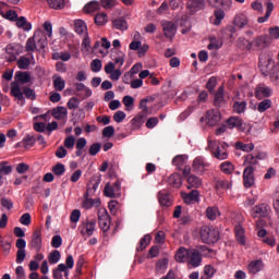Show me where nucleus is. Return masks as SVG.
Instances as JSON below:
<instances>
[{
    "instance_id": "nucleus-34",
    "label": "nucleus",
    "mask_w": 279,
    "mask_h": 279,
    "mask_svg": "<svg viewBox=\"0 0 279 279\" xmlns=\"http://www.w3.org/2000/svg\"><path fill=\"white\" fill-rule=\"evenodd\" d=\"M189 10H202L206 2L204 0H187Z\"/></svg>"
},
{
    "instance_id": "nucleus-42",
    "label": "nucleus",
    "mask_w": 279,
    "mask_h": 279,
    "mask_svg": "<svg viewBox=\"0 0 279 279\" xmlns=\"http://www.w3.org/2000/svg\"><path fill=\"white\" fill-rule=\"evenodd\" d=\"M217 191H228V189H232V181L228 180H218L216 181Z\"/></svg>"
},
{
    "instance_id": "nucleus-40",
    "label": "nucleus",
    "mask_w": 279,
    "mask_h": 279,
    "mask_svg": "<svg viewBox=\"0 0 279 279\" xmlns=\"http://www.w3.org/2000/svg\"><path fill=\"white\" fill-rule=\"evenodd\" d=\"M158 199L161 206H171V197L169 196V194H167V192H159Z\"/></svg>"
},
{
    "instance_id": "nucleus-27",
    "label": "nucleus",
    "mask_w": 279,
    "mask_h": 279,
    "mask_svg": "<svg viewBox=\"0 0 279 279\" xmlns=\"http://www.w3.org/2000/svg\"><path fill=\"white\" fill-rule=\"evenodd\" d=\"M193 169L196 171H206L208 169V162L204 160V157H196L193 162Z\"/></svg>"
},
{
    "instance_id": "nucleus-10",
    "label": "nucleus",
    "mask_w": 279,
    "mask_h": 279,
    "mask_svg": "<svg viewBox=\"0 0 279 279\" xmlns=\"http://www.w3.org/2000/svg\"><path fill=\"white\" fill-rule=\"evenodd\" d=\"M106 197H120L121 182L117 181L114 184L107 183L104 190Z\"/></svg>"
},
{
    "instance_id": "nucleus-31",
    "label": "nucleus",
    "mask_w": 279,
    "mask_h": 279,
    "mask_svg": "<svg viewBox=\"0 0 279 279\" xmlns=\"http://www.w3.org/2000/svg\"><path fill=\"white\" fill-rule=\"evenodd\" d=\"M168 184L174 189H180L182 186V175L173 173L168 179Z\"/></svg>"
},
{
    "instance_id": "nucleus-15",
    "label": "nucleus",
    "mask_w": 279,
    "mask_h": 279,
    "mask_svg": "<svg viewBox=\"0 0 279 279\" xmlns=\"http://www.w3.org/2000/svg\"><path fill=\"white\" fill-rule=\"evenodd\" d=\"M31 247L36 250V252H40V250H43V233L40 230L34 231L31 240Z\"/></svg>"
},
{
    "instance_id": "nucleus-4",
    "label": "nucleus",
    "mask_w": 279,
    "mask_h": 279,
    "mask_svg": "<svg viewBox=\"0 0 279 279\" xmlns=\"http://www.w3.org/2000/svg\"><path fill=\"white\" fill-rule=\"evenodd\" d=\"M201 239L203 243H217V241H219V230L214 227L205 226L201 229Z\"/></svg>"
},
{
    "instance_id": "nucleus-54",
    "label": "nucleus",
    "mask_w": 279,
    "mask_h": 279,
    "mask_svg": "<svg viewBox=\"0 0 279 279\" xmlns=\"http://www.w3.org/2000/svg\"><path fill=\"white\" fill-rule=\"evenodd\" d=\"M225 98H223V87H219L214 99L215 106H221L223 104Z\"/></svg>"
},
{
    "instance_id": "nucleus-43",
    "label": "nucleus",
    "mask_w": 279,
    "mask_h": 279,
    "mask_svg": "<svg viewBox=\"0 0 279 279\" xmlns=\"http://www.w3.org/2000/svg\"><path fill=\"white\" fill-rule=\"evenodd\" d=\"M268 75H269L272 84H276L278 86L279 85V62H276V65L274 66L270 74H268Z\"/></svg>"
},
{
    "instance_id": "nucleus-37",
    "label": "nucleus",
    "mask_w": 279,
    "mask_h": 279,
    "mask_svg": "<svg viewBox=\"0 0 279 279\" xmlns=\"http://www.w3.org/2000/svg\"><path fill=\"white\" fill-rule=\"evenodd\" d=\"M258 163V156H254L252 154L244 156V167H252L254 169V166Z\"/></svg>"
},
{
    "instance_id": "nucleus-12",
    "label": "nucleus",
    "mask_w": 279,
    "mask_h": 279,
    "mask_svg": "<svg viewBox=\"0 0 279 279\" xmlns=\"http://www.w3.org/2000/svg\"><path fill=\"white\" fill-rule=\"evenodd\" d=\"M8 62H14L17 56L21 53V46L16 44H10L5 48Z\"/></svg>"
},
{
    "instance_id": "nucleus-53",
    "label": "nucleus",
    "mask_w": 279,
    "mask_h": 279,
    "mask_svg": "<svg viewBox=\"0 0 279 279\" xmlns=\"http://www.w3.org/2000/svg\"><path fill=\"white\" fill-rule=\"evenodd\" d=\"M29 64H32V60H29V58H27V57H21L17 60L19 69L27 70V69H29Z\"/></svg>"
},
{
    "instance_id": "nucleus-51",
    "label": "nucleus",
    "mask_w": 279,
    "mask_h": 279,
    "mask_svg": "<svg viewBox=\"0 0 279 279\" xmlns=\"http://www.w3.org/2000/svg\"><path fill=\"white\" fill-rule=\"evenodd\" d=\"M168 266H169V259L163 258L157 262L156 269L159 274H165V271H167Z\"/></svg>"
},
{
    "instance_id": "nucleus-18",
    "label": "nucleus",
    "mask_w": 279,
    "mask_h": 279,
    "mask_svg": "<svg viewBox=\"0 0 279 279\" xmlns=\"http://www.w3.org/2000/svg\"><path fill=\"white\" fill-rule=\"evenodd\" d=\"M213 8L228 12L232 8V0H208Z\"/></svg>"
},
{
    "instance_id": "nucleus-6",
    "label": "nucleus",
    "mask_w": 279,
    "mask_h": 279,
    "mask_svg": "<svg viewBox=\"0 0 279 279\" xmlns=\"http://www.w3.org/2000/svg\"><path fill=\"white\" fill-rule=\"evenodd\" d=\"M269 213H271V207L262 203L252 208L251 216L253 219H263L265 217H269Z\"/></svg>"
},
{
    "instance_id": "nucleus-63",
    "label": "nucleus",
    "mask_w": 279,
    "mask_h": 279,
    "mask_svg": "<svg viewBox=\"0 0 279 279\" xmlns=\"http://www.w3.org/2000/svg\"><path fill=\"white\" fill-rule=\"evenodd\" d=\"M69 49L73 58H80V44H70Z\"/></svg>"
},
{
    "instance_id": "nucleus-2",
    "label": "nucleus",
    "mask_w": 279,
    "mask_h": 279,
    "mask_svg": "<svg viewBox=\"0 0 279 279\" xmlns=\"http://www.w3.org/2000/svg\"><path fill=\"white\" fill-rule=\"evenodd\" d=\"M239 45L240 47L246 49V51H254V49H265L271 45V37H269V35H260L254 38L253 41H250L245 38H240Z\"/></svg>"
},
{
    "instance_id": "nucleus-23",
    "label": "nucleus",
    "mask_w": 279,
    "mask_h": 279,
    "mask_svg": "<svg viewBox=\"0 0 279 279\" xmlns=\"http://www.w3.org/2000/svg\"><path fill=\"white\" fill-rule=\"evenodd\" d=\"M81 51L84 56H89V53H93V51H95V47L93 48L90 46V38L88 37V35L83 36Z\"/></svg>"
},
{
    "instance_id": "nucleus-47",
    "label": "nucleus",
    "mask_w": 279,
    "mask_h": 279,
    "mask_svg": "<svg viewBox=\"0 0 279 279\" xmlns=\"http://www.w3.org/2000/svg\"><path fill=\"white\" fill-rule=\"evenodd\" d=\"M247 23V16H245L244 14L236 15L234 19V25L235 27H240V29H242V27H245Z\"/></svg>"
},
{
    "instance_id": "nucleus-62",
    "label": "nucleus",
    "mask_w": 279,
    "mask_h": 279,
    "mask_svg": "<svg viewBox=\"0 0 279 279\" xmlns=\"http://www.w3.org/2000/svg\"><path fill=\"white\" fill-rule=\"evenodd\" d=\"M20 223L22 226H32V215L29 213H25L20 218Z\"/></svg>"
},
{
    "instance_id": "nucleus-39",
    "label": "nucleus",
    "mask_w": 279,
    "mask_h": 279,
    "mask_svg": "<svg viewBox=\"0 0 279 279\" xmlns=\"http://www.w3.org/2000/svg\"><path fill=\"white\" fill-rule=\"evenodd\" d=\"M221 47H223V41L221 39L215 37H211L209 39V45L207 46V48L210 51L221 49Z\"/></svg>"
},
{
    "instance_id": "nucleus-52",
    "label": "nucleus",
    "mask_w": 279,
    "mask_h": 279,
    "mask_svg": "<svg viewBox=\"0 0 279 279\" xmlns=\"http://www.w3.org/2000/svg\"><path fill=\"white\" fill-rule=\"evenodd\" d=\"M113 27L124 32V29H128V22L123 17L117 19L113 21Z\"/></svg>"
},
{
    "instance_id": "nucleus-56",
    "label": "nucleus",
    "mask_w": 279,
    "mask_h": 279,
    "mask_svg": "<svg viewBox=\"0 0 279 279\" xmlns=\"http://www.w3.org/2000/svg\"><path fill=\"white\" fill-rule=\"evenodd\" d=\"M151 243V235L146 234L140 242V246L137 247L138 252H143L145 247H147Z\"/></svg>"
},
{
    "instance_id": "nucleus-13",
    "label": "nucleus",
    "mask_w": 279,
    "mask_h": 279,
    "mask_svg": "<svg viewBox=\"0 0 279 279\" xmlns=\"http://www.w3.org/2000/svg\"><path fill=\"white\" fill-rule=\"evenodd\" d=\"M111 44L110 40H108V38L102 37L100 39V41H96L94 45V51H99L100 56L106 57V54L108 53V49H110Z\"/></svg>"
},
{
    "instance_id": "nucleus-44",
    "label": "nucleus",
    "mask_w": 279,
    "mask_h": 279,
    "mask_svg": "<svg viewBox=\"0 0 279 279\" xmlns=\"http://www.w3.org/2000/svg\"><path fill=\"white\" fill-rule=\"evenodd\" d=\"M52 80H53V86L56 90L62 92L64 86H66V83L64 82V80H62V76L60 75H54Z\"/></svg>"
},
{
    "instance_id": "nucleus-11",
    "label": "nucleus",
    "mask_w": 279,
    "mask_h": 279,
    "mask_svg": "<svg viewBox=\"0 0 279 279\" xmlns=\"http://www.w3.org/2000/svg\"><path fill=\"white\" fill-rule=\"evenodd\" d=\"M271 95H274V89L267 85L260 84L255 88L256 99H265L267 97H271Z\"/></svg>"
},
{
    "instance_id": "nucleus-49",
    "label": "nucleus",
    "mask_w": 279,
    "mask_h": 279,
    "mask_svg": "<svg viewBox=\"0 0 279 279\" xmlns=\"http://www.w3.org/2000/svg\"><path fill=\"white\" fill-rule=\"evenodd\" d=\"M220 169L222 173H226L227 175H230L232 171H234V165L230 161H225L220 165Z\"/></svg>"
},
{
    "instance_id": "nucleus-8",
    "label": "nucleus",
    "mask_w": 279,
    "mask_h": 279,
    "mask_svg": "<svg viewBox=\"0 0 279 279\" xmlns=\"http://www.w3.org/2000/svg\"><path fill=\"white\" fill-rule=\"evenodd\" d=\"M98 223L102 232L110 230V215L106 208L98 209Z\"/></svg>"
},
{
    "instance_id": "nucleus-30",
    "label": "nucleus",
    "mask_w": 279,
    "mask_h": 279,
    "mask_svg": "<svg viewBox=\"0 0 279 279\" xmlns=\"http://www.w3.org/2000/svg\"><path fill=\"white\" fill-rule=\"evenodd\" d=\"M242 125L243 121L240 118L232 117L227 120V128H229V130H234V128L238 130H243Z\"/></svg>"
},
{
    "instance_id": "nucleus-1",
    "label": "nucleus",
    "mask_w": 279,
    "mask_h": 279,
    "mask_svg": "<svg viewBox=\"0 0 279 279\" xmlns=\"http://www.w3.org/2000/svg\"><path fill=\"white\" fill-rule=\"evenodd\" d=\"M178 263H187L189 267H199L202 265V254L195 248L180 247L175 254Z\"/></svg>"
},
{
    "instance_id": "nucleus-48",
    "label": "nucleus",
    "mask_w": 279,
    "mask_h": 279,
    "mask_svg": "<svg viewBox=\"0 0 279 279\" xmlns=\"http://www.w3.org/2000/svg\"><path fill=\"white\" fill-rule=\"evenodd\" d=\"M60 258H62L60 251H53L48 255V263L50 265H57V263H60Z\"/></svg>"
},
{
    "instance_id": "nucleus-60",
    "label": "nucleus",
    "mask_w": 279,
    "mask_h": 279,
    "mask_svg": "<svg viewBox=\"0 0 279 279\" xmlns=\"http://www.w3.org/2000/svg\"><path fill=\"white\" fill-rule=\"evenodd\" d=\"M247 107V102L246 101H242V102H234L233 105V110L234 112H238V114H241L242 112H245V108Z\"/></svg>"
},
{
    "instance_id": "nucleus-24",
    "label": "nucleus",
    "mask_w": 279,
    "mask_h": 279,
    "mask_svg": "<svg viewBox=\"0 0 279 279\" xmlns=\"http://www.w3.org/2000/svg\"><path fill=\"white\" fill-rule=\"evenodd\" d=\"M101 206V199L85 197L83 201V208L90 210V208H99Z\"/></svg>"
},
{
    "instance_id": "nucleus-29",
    "label": "nucleus",
    "mask_w": 279,
    "mask_h": 279,
    "mask_svg": "<svg viewBox=\"0 0 279 279\" xmlns=\"http://www.w3.org/2000/svg\"><path fill=\"white\" fill-rule=\"evenodd\" d=\"M14 82H19L23 86V84L32 82V75L28 72H16Z\"/></svg>"
},
{
    "instance_id": "nucleus-45",
    "label": "nucleus",
    "mask_w": 279,
    "mask_h": 279,
    "mask_svg": "<svg viewBox=\"0 0 279 279\" xmlns=\"http://www.w3.org/2000/svg\"><path fill=\"white\" fill-rule=\"evenodd\" d=\"M106 23H108V14L104 12L97 13L95 16V24L102 27V25H106Z\"/></svg>"
},
{
    "instance_id": "nucleus-38",
    "label": "nucleus",
    "mask_w": 279,
    "mask_h": 279,
    "mask_svg": "<svg viewBox=\"0 0 279 279\" xmlns=\"http://www.w3.org/2000/svg\"><path fill=\"white\" fill-rule=\"evenodd\" d=\"M187 189H199V186H202V179L195 175H190L187 178Z\"/></svg>"
},
{
    "instance_id": "nucleus-17",
    "label": "nucleus",
    "mask_w": 279,
    "mask_h": 279,
    "mask_svg": "<svg viewBox=\"0 0 279 279\" xmlns=\"http://www.w3.org/2000/svg\"><path fill=\"white\" fill-rule=\"evenodd\" d=\"M243 180L245 189H251L254 186V168L246 167L243 172Z\"/></svg>"
},
{
    "instance_id": "nucleus-61",
    "label": "nucleus",
    "mask_w": 279,
    "mask_h": 279,
    "mask_svg": "<svg viewBox=\"0 0 279 279\" xmlns=\"http://www.w3.org/2000/svg\"><path fill=\"white\" fill-rule=\"evenodd\" d=\"M215 268L210 265L205 266L203 279H210L215 276Z\"/></svg>"
},
{
    "instance_id": "nucleus-7",
    "label": "nucleus",
    "mask_w": 279,
    "mask_h": 279,
    "mask_svg": "<svg viewBox=\"0 0 279 279\" xmlns=\"http://www.w3.org/2000/svg\"><path fill=\"white\" fill-rule=\"evenodd\" d=\"M161 27L163 36L168 38V40H172V38H175V34H178V25H175V23L170 21H162Z\"/></svg>"
},
{
    "instance_id": "nucleus-58",
    "label": "nucleus",
    "mask_w": 279,
    "mask_h": 279,
    "mask_svg": "<svg viewBox=\"0 0 279 279\" xmlns=\"http://www.w3.org/2000/svg\"><path fill=\"white\" fill-rule=\"evenodd\" d=\"M48 5L52 10H62L64 8V0H48Z\"/></svg>"
},
{
    "instance_id": "nucleus-21",
    "label": "nucleus",
    "mask_w": 279,
    "mask_h": 279,
    "mask_svg": "<svg viewBox=\"0 0 279 279\" xmlns=\"http://www.w3.org/2000/svg\"><path fill=\"white\" fill-rule=\"evenodd\" d=\"M33 38H35V43H37L39 49H45L47 47V34H45V32L40 29L37 31Z\"/></svg>"
},
{
    "instance_id": "nucleus-3",
    "label": "nucleus",
    "mask_w": 279,
    "mask_h": 279,
    "mask_svg": "<svg viewBox=\"0 0 279 279\" xmlns=\"http://www.w3.org/2000/svg\"><path fill=\"white\" fill-rule=\"evenodd\" d=\"M259 71L263 73V75H270L271 71H274V68L276 66V62L274 61V57L267 52H263L259 56Z\"/></svg>"
},
{
    "instance_id": "nucleus-19",
    "label": "nucleus",
    "mask_w": 279,
    "mask_h": 279,
    "mask_svg": "<svg viewBox=\"0 0 279 279\" xmlns=\"http://www.w3.org/2000/svg\"><path fill=\"white\" fill-rule=\"evenodd\" d=\"M181 197L185 204H195V202H199V192L197 190H193L191 193H181Z\"/></svg>"
},
{
    "instance_id": "nucleus-46",
    "label": "nucleus",
    "mask_w": 279,
    "mask_h": 279,
    "mask_svg": "<svg viewBox=\"0 0 279 279\" xmlns=\"http://www.w3.org/2000/svg\"><path fill=\"white\" fill-rule=\"evenodd\" d=\"M214 25H221V21H223V19H226V11H223L222 9H217L214 12Z\"/></svg>"
},
{
    "instance_id": "nucleus-14",
    "label": "nucleus",
    "mask_w": 279,
    "mask_h": 279,
    "mask_svg": "<svg viewBox=\"0 0 279 279\" xmlns=\"http://www.w3.org/2000/svg\"><path fill=\"white\" fill-rule=\"evenodd\" d=\"M221 121V112H219L218 109H213L207 111L206 113V122L214 128V125H217Z\"/></svg>"
},
{
    "instance_id": "nucleus-9",
    "label": "nucleus",
    "mask_w": 279,
    "mask_h": 279,
    "mask_svg": "<svg viewBox=\"0 0 279 279\" xmlns=\"http://www.w3.org/2000/svg\"><path fill=\"white\" fill-rule=\"evenodd\" d=\"M25 85H21L19 82L11 83V95L12 97H15L17 101H22V104L25 102Z\"/></svg>"
},
{
    "instance_id": "nucleus-16",
    "label": "nucleus",
    "mask_w": 279,
    "mask_h": 279,
    "mask_svg": "<svg viewBox=\"0 0 279 279\" xmlns=\"http://www.w3.org/2000/svg\"><path fill=\"white\" fill-rule=\"evenodd\" d=\"M263 269H265V263L263 259L252 260L247 266L248 274H252L253 276H256V274H259Z\"/></svg>"
},
{
    "instance_id": "nucleus-36",
    "label": "nucleus",
    "mask_w": 279,
    "mask_h": 279,
    "mask_svg": "<svg viewBox=\"0 0 279 279\" xmlns=\"http://www.w3.org/2000/svg\"><path fill=\"white\" fill-rule=\"evenodd\" d=\"M254 143L245 144L243 142H236L235 143V149H240L241 151H246V154H250V151H254Z\"/></svg>"
},
{
    "instance_id": "nucleus-41",
    "label": "nucleus",
    "mask_w": 279,
    "mask_h": 279,
    "mask_svg": "<svg viewBox=\"0 0 279 279\" xmlns=\"http://www.w3.org/2000/svg\"><path fill=\"white\" fill-rule=\"evenodd\" d=\"M99 10V2L90 1L84 7L85 14H93Z\"/></svg>"
},
{
    "instance_id": "nucleus-22",
    "label": "nucleus",
    "mask_w": 279,
    "mask_h": 279,
    "mask_svg": "<svg viewBox=\"0 0 279 279\" xmlns=\"http://www.w3.org/2000/svg\"><path fill=\"white\" fill-rule=\"evenodd\" d=\"M74 29L76 34L80 36H88V26H86V22L82 20L74 21Z\"/></svg>"
},
{
    "instance_id": "nucleus-28",
    "label": "nucleus",
    "mask_w": 279,
    "mask_h": 279,
    "mask_svg": "<svg viewBox=\"0 0 279 279\" xmlns=\"http://www.w3.org/2000/svg\"><path fill=\"white\" fill-rule=\"evenodd\" d=\"M15 25L19 27V29H23L24 32H29L32 29V24L27 22L25 16L17 17L15 20Z\"/></svg>"
},
{
    "instance_id": "nucleus-32",
    "label": "nucleus",
    "mask_w": 279,
    "mask_h": 279,
    "mask_svg": "<svg viewBox=\"0 0 279 279\" xmlns=\"http://www.w3.org/2000/svg\"><path fill=\"white\" fill-rule=\"evenodd\" d=\"M221 216V211H219L218 207H207L206 209V217L209 221H215L217 217Z\"/></svg>"
},
{
    "instance_id": "nucleus-35",
    "label": "nucleus",
    "mask_w": 279,
    "mask_h": 279,
    "mask_svg": "<svg viewBox=\"0 0 279 279\" xmlns=\"http://www.w3.org/2000/svg\"><path fill=\"white\" fill-rule=\"evenodd\" d=\"M235 238L241 245H245V230L240 225L235 227Z\"/></svg>"
},
{
    "instance_id": "nucleus-25",
    "label": "nucleus",
    "mask_w": 279,
    "mask_h": 279,
    "mask_svg": "<svg viewBox=\"0 0 279 279\" xmlns=\"http://www.w3.org/2000/svg\"><path fill=\"white\" fill-rule=\"evenodd\" d=\"M52 117L58 121H64L69 117V111L64 107H57L52 110Z\"/></svg>"
},
{
    "instance_id": "nucleus-26",
    "label": "nucleus",
    "mask_w": 279,
    "mask_h": 279,
    "mask_svg": "<svg viewBox=\"0 0 279 279\" xmlns=\"http://www.w3.org/2000/svg\"><path fill=\"white\" fill-rule=\"evenodd\" d=\"M111 60L114 64L123 66V62H125V53L121 50H113L111 53Z\"/></svg>"
},
{
    "instance_id": "nucleus-5",
    "label": "nucleus",
    "mask_w": 279,
    "mask_h": 279,
    "mask_svg": "<svg viewBox=\"0 0 279 279\" xmlns=\"http://www.w3.org/2000/svg\"><path fill=\"white\" fill-rule=\"evenodd\" d=\"M208 148L218 160H226L228 158V150L221 143L209 138Z\"/></svg>"
},
{
    "instance_id": "nucleus-59",
    "label": "nucleus",
    "mask_w": 279,
    "mask_h": 279,
    "mask_svg": "<svg viewBox=\"0 0 279 279\" xmlns=\"http://www.w3.org/2000/svg\"><path fill=\"white\" fill-rule=\"evenodd\" d=\"M36 39L34 37H31L26 41L25 50L26 51H36L37 46Z\"/></svg>"
},
{
    "instance_id": "nucleus-57",
    "label": "nucleus",
    "mask_w": 279,
    "mask_h": 279,
    "mask_svg": "<svg viewBox=\"0 0 279 279\" xmlns=\"http://www.w3.org/2000/svg\"><path fill=\"white\" fill-rule=\"evenodd\" d=\"M269 108H271V100L269 99H264L257 106L258 112H266V110H269Z\"/></svg>"
},
{
    "instance_id": "nucleus-55",
    "label": "nucleus",
    "mask_w": 279,
    "mask_h": 279,
    "mask_svg": "<svg viewBox=\"0 0 279 279\" xmlns=\"http://www.w3.org/2000/svg\"><path fill=\"white\" fill-rule=\"evenodd\" d=\"M122 102L125 106V110L131 111L134 110V97L132 96H124Z\"/></svg>"
},
{
    "instance_id": "nucleus-50",
    "label": "nucleus",
    "mask_w": 279,
    "mask_h": 279,
    "mask_svg": "<svg viewBox=\"0 0 279 279\" xmlns=\"http://www.w3.org/2000/svg\"><path fill=\"white\" fill-rule=\"evenodd\" d=\"M62 271H66V266L64 264H59L56 269L52 271V276L54 279H64L62 276Z\"/></svg>"
},
{
    "instance_id": "nucleus-20",
    "label": "nucleus",
    "mask_w": 279,
    "mask_h": 279,
    "mask_svg": "<svg viewBox=\"0 0 279 279\" xmlns=\"http://www.w3.org/2000/svg\"><path fill=\"white\" fill-rule=\"evenodd\" d=\"M95 221L87 220L81 226V234H83V236H93V232H95Z\"/></svg>"
},
{
    "instance_id": "nucleus-64",
    "label": "nucleus",
    "mask_w": 279,
    "mask_h": 279,
    "mask_svg": "<svg viewBox=\"0 0 279 279\" xmlns=\"http://www.w3.org/2000/svg\"><path fill=\"white\" fill-rule=\"evenodd\" d=\"M268 33H269V38L270 40H278L279 38V27L278 26H275V27H270L268 29Z\"/></svg>"
},
{
    "instance_id": "nucleus-33",
    "label": "nucleus",
    "mask_w": 279,
    "mask_h": 279,
    "mask_svg": "<svg viewBox=\"0 0 279 279\" xmlns=\"http://www.w3.org/2000/svg\"><path fill=\"white\" fill-rule=\"evenodd\" d=\"M187 160H189V156L178 155L173 158L172 165H174V167H178V169H182V167L186 165Z\"/></svg>"
}]
</instances>
